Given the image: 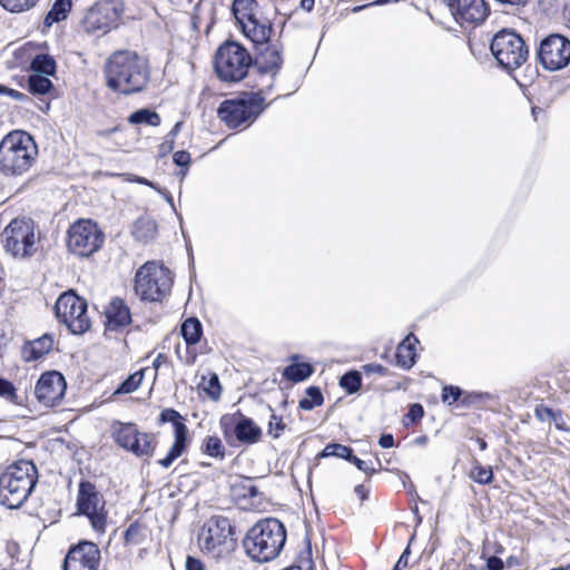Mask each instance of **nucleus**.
Segmentation results:
<instances>
[{
    "mask_svg": "<svg viewBox=\"0 0 570 570\" xmlns=\"http://www.w3.org/2000/svg\"><path fill=\"white\" fill-rule=\"evenodd\" d=\"M106 79L107 86L116 92H140L149 81L148 63L134 51H116L106 62Z\"/></svg>",
    "mask_w": 570,
    "mask_h": 570,
    "instance_id": "f257e3e1",
    "label": "nucleus"
},
{
    "mask_svg": "<svg viewBox=\"0 0 570 570\" xmlns=\"http://www.w3.org/2000/svg\"><path fill=\"white\" fill-rule=\"evenodd\" d=\"M286 541V531L281 521L267 518L258 521L247 532L244 548L249 558L267 562L276 558Z\"/></svg>",
    "mask_w": 570,
    "mask_h": 570,
    "instance_id": "f03ea898",
    "label": "nucleus"
},
{
    "mask_svg": "<svg viewBox=\"0 0 570 570\" xmlns=\"http://www.w3.org/2000/svg\"><path fill=\"white\" fill-rule=\"evenodd\" d=\"M37 468L31 461L20 460L0 475V504L20 508L37 483Z\"/></svg>",
    "mask_w": 570,
    "mask_h": 570,
    "instance_id": "7ed1b4c3",
    "label": "nucleus"
},
{
    "mask_svg": "<svg viewBox=\"0 0 570 570\" xmlns=\"http://www.w3.org/2000/svg\"><path fill=\"white\" fill-rule=\"evenodd\" d=\"M37 155L33 138L21 130L9 132L0 142V170L20 175L28 170Z\"/></svg>",
    "mask_w": 570,
    "mask_h": 570,
    "instance_id": "20e7f679",
    "label": "nucleus"
},
{
    "mask_svg": "<svg viewBox=\"0 0 570 570\" xmlns=\"http://www.w3.org/2000/svg\"><path fill=\"white\" fill-rule=\"evenodd\" d=\"M171 272L156 261L146 262L135 275V292L142 301L161 302L173 286Z\"/></svg>",
    "mask_w": 570,
    "mask_h": 570,
    "instance_id": "39448f33",
    "label": "nucleus"
},
{
    "mask_svg": "<svg viewBox=\"0 0 570 570\" xmlns=\"http://www.w3.org/2000/svg\"><path fill=\"white\" fill-rule=\"evenodd\" d=\"M232 12L246 38L255 46L266 45L273 29L256 0H234Z\"/></svg>",
    "mask_w": 570,
    "mask_h": 570,
    "instance_id": "423d86ee",
    "label": "nucleus"
},
{
    "mask_svg": "<svg viewBox=\"0 0 570 570\" xmlns=\"http://www.w3.org/2000/svg\"><path fill=\"white\" fill-rule=\"evenodd\" d=\"M252 66L248 51L235 41L219 46L215 55L214 68L224 82H238L244 79Z\"/></svg>",
    "mask_w": 570,
    "mask_h": 570,
    "instance_id": "0eeeda50",
    "label": "nucleus"
},
{
    "mask_svg": "<svg viewBox=\"0 0 570 570\" xmlns=\"http://www.w3.org/2000/svg\"><path fill=\"white\" fill-rule=\"evenodd\" d=\"M262 91L243 92L237 98L223 101L217 110L218 117L229 128L253 122L265 108Z\"/></svg>",
    "mask_w": 570,
    "mask_h": 570,
    "instance_id": "6e6552de",
    "label": "nucleus"
},
{
    "mask_svg": "<svg viewBox=\"0 0 570 570\" xmlns=\"http://www.w3.org/2000/svg\"><path fill=\"white\" fill-rule=\"evenodd\" d=\"M198 544L202 551L213 558L228 554L234 547L229 520L220 515L208 519L198 533Z\"/></svg>",
    "mask_w": 570,
    "mask_h": 570,
    "instance_id": "1a4fd4ad",
    "label": "nucleus"
},
{
    "mask_svg": "<svg viewBox=\"0 0 570 570\" xmlns=\"http://www.w3.org/2000/svg\"><path fill=\"white\" fill-rule=\"evenodd\" d=\"M4 249L14 258L30 257L36 252L35 224L30 218H16L3 229Z\"/></svg>",
    "mask_w": 570,
    "mask_h": 570,
    "instance_id": "9d476101",
    "label": "nucleus"
},
{
    "mask_svg": "<svg viewBox=\"0 0 570 570\" xmlns=\"http://www.w3.org/2000/svg\"><path fill=\"white\" fill-rule=\"evenodd\" d=\"M490 49L499 65L509 71L520 68L529 56L523 39L510 30L499 31L493 37Z\"/></svg>",
    "mask_w": 570,
    "mask_h": 570,
    "instance_id": "9b49d317",
    "label": "nucleus"
},
{
    "mask_svg": "<svg viewBox=\"0 0 570 570\" xmlns=\"http://www.w3.org/2000/svg\"><path fill=\"white\" fill-rule=\"evenodd\" d=\"M55 312L59 322L72 334H83L90 327L87 302L73 292H66L58 297Z\"/></svg>",
    "mask_w": 570,
    "mask_h": 570,
    "instance_id": "f8f14e48",
    "label": "nucleus"
},
{
    "mask_svg": "<svg viewBox=\"0 0 570 570\" xmlns=\"http://www.w3.org/2000/svg\"><path fill=\"white\" fill-rule=\"evenodd\" d=\"M104 243V234L96 223L80 219L68 229L67 247L70 253L88 257L96 253Z\"/></svg>",
    "mask_w": 570,
    "mask_h": 570,
    "instance_id": "ddd939ff",
    "label": "nucleus"
},
{
    "mask_svg": "<svg viewBox=\"0 0 570 570\" xmlns=\"http://www.w3.org/2000/svg\"><path fill=\"white\" fill-rule=\"evenodd\" d=\"M116 443L137 456H151L156 449L153 434L139 432L132 423H116L112 428Z\"/></svg>",
    "mask_w": 570,
    "mask_h": 570,
    "instance_id": "4468645a",
    "label": "nucleus"
},
{
    "mask_svg": "<svg viewBox=\"0 0 570 570\" xmlns=\"http://www.w3.org/2000/svg\"><path fill=\"white\" fill-rule=\"evenodd\" d=\"M122 14L118 0H104L95 3L86 13L82 24L87 32L106 33L117 26Z\"/></svg>",
    "mask_w": 570,
    "mask_h": 570,
    "instance_id": "2eb2a0df",
    "label": "nucleus"
},
{
    "mask_svg": "<svg viewBox=\"0 0 570 570\" xmlns=\"http://www.w3.org/2000/svg\"><path fill=\"white\" fill-rule=\"evenodd\" d=\"M78 511L90 520L91 527L99 533H104L107 524L105 501L89 482H81L77 498Z\"/></svg>",
    "mask_w": 570,
    "mask_h": 570,
    "instance_id": "dca6fc26",
    "label": "nucleus"
},
{
    "mask_svg": "<svg viewBox=\"0 0 570 570\" xmlns=\"http://www.w3.org/2000/svg\"><path fill=\"white\" fill-rule=\"evenodd\" d=\"M538 57L544 69L561 70L570 62V41L561 35H550L541 40Z\"/></svg>",
    "mask_w": 570,
    "mask_h": 570,
    "instance_id": "f3484780",
    "label": "nucleus"
},
{
    "mask_svg": "<svg viewBox=\"0 0 570 570\" xmlns=\"http://www.w3.org/2000/svg\"><path fill=\"white\" fill-rule=\"evenodd\" d=\"M219 425L226 438L235 434L236 439L242 443H256L262 435V429L240 411L223 415Z\"/></svg>",
    "mask_w": 570,
    "mask_h": 570,
    "instance_id": "a211bd4d",
    "label": "nucleus"
},
{
    "mask_svg": "<svg viewBox=\"0 0 570 570\" xmlns=\"http://www.w3.org/2000/svg\"><path fill=\"white\" fill-rule=\"evenodd\" d=\"M100 551L92 542L71 548L63 561V570H98Z\"/></svg>",
    "mask_w": 570,
    "mask_h": 570,
    "instance_id": "6ab92c4d",
    "label": "nucleus"
},
{
    "mask_svg": "<svg viewBox=\"0 0 570 570\" xmlns=\"http://www.w3.org/2000/svg\"><path fill=\"white\" fill-rule=\"evenodd\" d=\"M66 392V381L62 374L56 371L43 373L35 389L36 396L46 406H53Z\"/></svg>",
    "mask_w": 570,
    "mask_h": 570,
    "instance_id": "aec40b11",
    "label": "nucleus"
},
{
    "mask_svg": "<svg viewBox=\"0 0 570 570\" xmlns=\"http://www.w3.org/2000/svg\"><path fill=\"white\" fill-rule=\"evenodd\" d=\"M460 23H480L489 14L484 0H442Z\"/></svg>",
    "mask_w": 570,
    "mask_h": 570,
    "instance_id": "412c9836",
    "label": "nucleus"
},
{
    "mask_svg": "<svg viewBox=\"0 0 570 570\" xmlns=\"http://www.w3.org/2000/svg\"><path fill=\"white\" fill-rule=\"evenodd\" d=\"M263 47L264 49L259 51L256 58L255 66L262 76H268L273 81L281 70L283 59L275 47L268 46V41Z\"/></svg>",
    "mask_w": 570,
    "mask_h": 570,
    "instance_id": "4be33fe9",
    "label": "nucleus"
},
{
    "mask_svg": "<svg viewBox=\"0 0 570 570\" xmlns=\"http://www.w3.org/2000/svg\"><path fill=\"white\" fill-rule=\"evenodd\" d=\"M105 315L107 318V327L110 331H118L131 322V314L129 307L125 302L115 297L106 307Z\"/></svg>",
    "mask_w": 570,
    "mask_h": 570,
    "instance_id": "5701e85b",
    "label": "nucleus"
},
{
    "mask_svg": "<svg viewBox=\"0 0 570 570\" xmlns=\"http://www.w3.org/2000/svg\"><path fill=\"white\" fill-rule=\"evenodd\" d=\"M53 347V337L45 334L39 338L27 342L22 347V355L27 362L37 361L48 354Z\"/></svg>",
    "mask_w": 570,
    "mask_h": 570,
    "instance_id": "b1692460",
    "label": "nucleus"
},
{
    "mask_svg": "<svg viewBox=\"0 0 570 570\" xmlns=\"http://www.w3.org/2000/svg\"><path fill=\"white\" fill-rule=\"evenodd\" d=\"M417 338L413 334H409L397 346L395 357L396 363L405 370H410L415 363L414 345Z\"/></svg>",
    "mask_w": 570,
    "mask_h": 570,
    "instance_id": "393cba45",
    "label": "nucleus"
},
{
    "mask_svg": "<svg viewBox=\"0 0 570 570\" xmlns=\"http://www.w3.org/2000/svg\"><path fill=\"white\" fill-rule=\"evenodd\" d=\"M187 429L183 426H177V434H175V442L168 451L167 455L164 459H160L158 463L168 469L175 460H177L186 450V440H187Z\"/></svg>",
    "mask_w": 570,
    "mask_h": 570,
    "instance_id": "a878e982",
    "label": "nucleus"
},
{
    "mask_svg": "<svg viewBox=\"0 0 570 570\" xmlns=\"http://www.w3.org/2000/svg\"><path fill=\"white\" fill-rule=\"evenodd\" d=\"M72 7L71 0H56L45 18L46 26L65 20Z\"/></svg>",
    "mask_w": 570,
    "mask_h": 570,
    "instance_id": "bb28decb",
    "label": "nucleus"
},
{
    "mask_svg": "<svg viewBox=\"0 0 570 570\" xmlns=\"http://www.w3.org/2000/svg\"><path fill=\"white\" fill-rule=\"evenodd\" d=\"M314 372L309 363H293L283 371V376L294 383L302 382L309 377Z\"/></svg>",
    "mask_w": 570,
    "mask_h": 570,
    "instance_id": "cd10ccee",
    "label": "nucleus"
},
{
    "mask_svg": "<svg viewBox=\"0 0 570 570\" xmlns=\"http://www.w3.org/2000/svg\"><path fill=\"white\" fill-rule=\"evenodd\" d=\"M181 335L187 345H194L199 342L203 334L202 323L194 317L187 318L180 328Z\"/></svg>",
    "mask_w": 570,
    "mask_h": 570,
    "instance_id": "c85d7f7f",
    "label": "nucleus"
},
{
    "mask_svg": "<svg viewBox=\"0 0 570 570\" xmlns=\"http://www.w3.org/2000/svg\"><path fill=\"white\" fill-rule=\"evenodd\" d=\"M31 73L52 76L56 72V61L49 55H37L30 65Z\"/></svg>",
    "mask_w": 570,
    "mask_h": 570,
    "instance_id": "c756f323",
    "label": "nucleus"
},
{
    "mask_svg": "<svg viewBox=\"0 0 570 570\" xmlns=\"http://www.w3.org/2000/svg\"><path fill=\"white\" fill-rule=\"evenodd\" d=\"M128 121L132 125L146 124L153 127H157L160 125V116L148 108H141L135 112H132L128 117Z\"/></svg>",
    "mask_w": 570,
    "mask_h": 570,
    "instance_id": "7c9ffc66",
    "label": "nucleus"
},
{
    "mask_svg": "<svg viewBox=\"0 0 570 570\" xmlns=\"http://www.w3.org/2000/svg\"><path fill=\"white\" fill-rule=\"evenodd\" d=\"M29 91L33 95H45L52 88L49 76L31 73L28 78Z\"/></svg>",
    "mask_w": 570,
    "mask_h": 570,
    "instance_id": "2f4dec72",
    "label": "nucleus"
},
{
    "mask_svg": "<svg viewBox=\"0 0 570 570\" xmlns=\"http://www.w3.org/2000/svg\"><path fill=\"white\" fill-rule=\"evenodd\" d=\"M323 402H324V397H323V394H322L320 387L309 386L306 389L305 397H303L299 401L298 406H299V409H302L304 411H311L315 406L322 405Z\"/></svg>",
    "mask_w": 570,
    "mask_h": 570,
    "instance_id": "473e14b6",
    "label": "nucleus"
},
{
    "mask_svg": "<svg viewBox=\"0 0 570 570\" xmlns=\"http://www.w3.org/2000/svg\"><path fill=\"white\" fill-rule=\"evenodd\" d=\"M144 376V368L132 373L118 386L114 394H130L135 392L141 385Z\"/></svg>",
    "mask_w": 570,
    "mask_h": 570,
    "instance_id": "72a5a7b5",
    "label": "nucleus"
},
{
    "mask_svg": "<svg viewBox=\"0 0 570 570\" xmlns=\"http://www.w3.org/2000/svg\"><path fill=\"white\" fill-rule=\"evenodd\" d=\"M204 452L216 459H223L225 455V448L218 436L210 435L204 440L203 443Z\"/></svg>",
    "mask_w": 570,
    "mask_h": 570,
    "instance_id": "f704fd0d",
    "label": "nucleus"
},
{
    "mask_svg": "<svg viewBox=\"0 0 570 570\" xmlns=\"http://www.w3.org/2000/svg\"><path fill=\"white\" fill-rule=\"evenodd\" d=\"M340 385L348 394L356 393L362 385V377L357 371H350L340 379Z\"/></svg>",
    "mask_w": 570,
    "mask_h": 570,
    "instance_id": "c9c22d12",
    "label": "nucleus"
},
{
    "mask_svg": "<svg viewBox=\"0 0 570 570\" xmlns=\"http://www.w3.org/2000/svg\"><path fill=\"white\" fill-rule=\"evenodd\" d=\"M39 2V0H0L1 7L12 13L24 12Z\"/></svg>",
    "mask_w": 570,
    "mask_h": 570,
    "instance_id": "e433bc0d",
    "label": "nucleus"
},
{
    "mask_svg": "<svg viewBox=\"0 0 570 570\" xmlns=\"http://www.w3.org/2000/svg\"><path fill=\"white\" fill-rule=\"evenodd\" d=\"M352 451L353 450L346 445L338 444V443H331V444H327L323 449V451L320 453V456L321 458L337 456V458L347 460L351 456Z\"/></svg>",
    "mask_w": 570,
    "mask_h": 570,
    "instance_id": "4c0bfd02",
    "label": "nucleus"
},
{
    "mask_svg": "<svg viewBox=\"0 0 570 570\" xmlns=\"http://www.w3.org/2000/svg\"><path fill=\"white\" fill-rule=\"evenodd\" d=\"M470 478L476 483L488 484L493 479V472L490 466H483L476 463L470 472Z\"/></svg>",
    "mask_w": 570,
    "mask_h": 570,
    "instance_id": "58836bf2",
    "label": "nucleus"
},
{
    "mask_svg": "<svg viewBox=\"0 0 570 570\" xmlns=\"http://www.w3.org/2000/svg\"><path fill=\"white\" fill-rule=\"evenodd\" d=\"M121 176L124 177V179L126 181L137 183V184H140V185H146V186L155 189L157 193L161 194L170 205H173L171 196L169 194H167L164 189H161L158 186H156L151 180H148L145 177L137 176V175H134V174H122Z\"/></svg>",
    "mask_w": 570,
    "mask_h": 570,
    "instance_id": "ea45409f",
    "label": "nucleus"
},
{
    "mask_svg": "<svg viewBox=\"0 0 570 570\" xmlns=\"http://www.w3.org/2000/svg\"><path fill=\"white\" fill-rule=\"evenodd\" d=\"M144 528L138 522L131 523L125 531L124 539L127 544L137 546L142 541Z\"/></svg>",
    "mask_w": 570,
    "mask_h": 570,
    "instance_id": "a19ab883",
    "label": "nucleus"
},
{
    "mask_svg": "<svg viewBox=\"0 0 570 570\" xmlns=\"http://www.w3.org/2000/svg\"><path fill=\"white\" fill-rule=\"evenodd\" d=\"M203 390L212 400L217 401L222 394V386L218 376L216 374H212L210 377L204 382Z\"/></svg>",
    "mask_w": 570,
    "mask_h": 570,
    "instance_id": "79ce46f5",
    "label": "nucleus"
},
{
    "mask_svg": "<svg viewBox=\"0 0 570 570\" xmlns=\"http://www.w3.org/2000/svg\"><path fill=\"white\" fill-rule=\"evenodd\" d=\"M181 415L174 409H165L160 413V421L163 423L170 422L174 425V434H177V426H183L187 429V426L181 422Z\"/></svg>",
    "mask_w": 570,
    "mask_h": 570,
    "instance_id": "37998d69",
    "label": "nucleus"
},
{
    "mask_svg": "<svg viewBox=\"0 0 570 570\" xmlns=\"http://www.w3.org/2000/svg\"><path fill=\"white\" fill-rule=\"evenodd\" d=\"M156 232V224L153 220H140L136 224L135 235L138 238L153 237Z\"/></svg>",
    "mask_w": 570,
    "mask_h": 570,
    "instance_id": "c03bdc74",
    "label": "nucleus"
},
{
    "mask_svg": "<svg viewBox=\"0 0 570 570\" xmlns=\"http://www.w3.org/2000/svg\"><path fill=\"white\" fill-rule=\"evenodd\" d=\"M462 395V390L459 386L446 385L442 389V402L452 405L454 404L460 396Z\"/></svg>",
    "mask_w": 570,
    "mask_h": 570,
    "instance_id": "a18cd8bd",
    "label": "nucleus"
},
{
    "mask_svg": "<svg viewBox=\"0 0 570 570\" xmlns=\"http://www.w3.org/2000/svg\"><path fill=\"white\" fill-rule=\"evenodd\" d=\"M285 428L286 425L283 422V419L273 413L268 422V434L273 439H278L282 432L285 430Z\"/></svg>",
    "mask_w": 570,
    "mask_h": 570,
    "instance_id": "49530a36",
    "label": "nucleus"
},
{
    "mask_svg": "<svg viewBox=\"0 0 570 570\" xmlns=\"http://www.w3.org/2000/svg\"><path fill=\"white\" fill-rule=\"evenodd\" d=\"M0 95L7 96V97H9L13 100H18V101L29 100V97L26 94L18 91L16 89L8 88L3 85H0Z\"/></svg>",
    "mask_w": 570,
    "mask_h": 570,
    "instance_id": "de8ad7c7",
    "label": "nucleus"
},
{
    "mask_svg": "<svg viewBox=\"0 0 570 570\" xmlns=\"http://www.w3.org/2000/svg\"><path fill=\"white\" fill-rule=\"evenodd\" d=\"M173 159L177 166L185 167L186 169L188 168L190 160H191L189 153H187L185 150L176 151L174 154Z\"/></svg>",
    "mask_w": 570,
    "mask_h": 570,
    "instance_id": "09e8293b",
    "label": "nucleus"
},
{
    "mask_svg": "<svg viewBox=\"0 0 570 570\" xmlns=\"http://www.w3.org/2000/svg\"><path fill=\"white\" fill-rule=\"evenodd\" d=\"M347 461L352 462L355 464V466L360 470V471H363L364 473L366 474H373L375 472V469L374 468H371L367 462L356 458L355 455H353V452L351 453V456L347 459Z\"/></svg>",
    "mask_w": 570,
    "mask_h": 570,
    "instance_id": "8fccbe9b",
    "label": "nucleus"
},
{
    "mask_svg": "<svg viewBox=\"0 0 570 570\" xmlns=\"http://www.w3.org/2000/svg\"><path fill=\"white\" fill-rule=\"evenodd\" d=\"M424 414V410H423V406L419 403H413L410 409H409V412L406 414V416L412 421V422H416L419 420L422 419Z\"/></svg>",
    "mask_w": 570,
    "mask_h": 570,
    "instance_id": "3c124183",
    "label": "nucleus"
},
{
    "mask_svg": "<svg viewBox=\"0 0 570 570\" xmlns=\"http://www.w3.org/2000/svg\"><path fill=\"white\" fill-rule=\"evenodd\" d=\"M0 396L12 399L14 396V386L11 382L0 379Z\"/></svg>",
    "mask_w": 570,
    "mask_h": 570,
    "instance_id": "603ef678",
    "label": "nucleus"
},
{
    "mask_svg": "<svg viewBox=\"0 0 570 570\" xmlns=\"http://www.w3.org/2000/svg\"><path fill=\"white\" fill-rule=\"evenodd\" d=\"M503 568H504L503 561L499 557L492 556V557L488 558V560H487V569L488 570H503Z\"/></svg>",
    "mask_w": 570,
    "mask_h": 570,
    "instance_id": "864d4df0",
    "label": "nucleus"
},
{
    "mask_svg": "<svg viewBox=\"0 0 570 570\" xmlns=\"http://www.w3.org/2000/svg\"><path fill=\"white\" fill-rule=\"evenodd\" d=\"M363 370L365 373H377L382 376L386 374V368L381 364H366Z\"/></svg>",
    "mask_w": 570,
    "mask_h": 570,
    "instance_id": "5fc2aeb1",
    "label": "nucleus"
},
{
    "mask_svg": "<svg viewBox=\"0 0 570 570\" xmlns=\"http://www.w3.org/2000/svg\"><path fill=\"white\" fill-rule=\"evenodd\" d=\"M186 570H204V566L200 560L188 557L186 560Z\"/></svg>",
    "mask_w": 570,
    "mask_h": 570,
    "instance_id": "6e6d98bb",
    "label": "nucleus"
},
{
    "mask_svg": "<svg viewBox=\"0 0 570 570\" xmlns=\"http://www.w3.org/2000/svg\"><path fill=\"white\" fill-rule=\"evenodd\" d=\"M410 549L406 548L404 552L399 558L397 562L394 566V570H401L402 568H405L407 566Z\"/></svg>",
    "mask_w": 570,
    "mask_h": 570,
    "instance_id": "4d7b16f0",
    "label": "nucleus"
},
{
    "mask_svg": "<svg viewBox=\"0 0 570 570\" xmlns=\"http://www.w3.org/2000/svg\"><path fill=\"white\" fill-rule=\"evenodd\" d=\"M379 444L383 448V449H390L394 445V438L392 434H383L381 435L380 440H379Z\"/></svg>",
    "mask_w": 570,
    "mask_h": 570,
    "instance_id": "13d9d810",
    "label": "nucleus"
},
{
    "mask_svg": "<svg viewBox=\"0 0 570 570\" xmlns=\"http://www.w3.org/2000/svg\"><path fill=\"white\" fill-rule=\"evenodd\" d=\"M497 2L501 3V4H504V6H510V7H524L528 2V0H495Z\"/></svg>",
    "mask_w": 570,
    "mask_h": 570,
    "instance_id": "bf43d9fd",
    "label": "nucleus"
},
{
    "mask_svg": "<svg viewBox=\"0 0 570 570\" xmlns=\"http://www.w3.org/2000/svg\"><path fill=\"white\" fill-rule=\"evenodd\" d=\"M354 492L356 493V495H358V498L364 501L367 499V495H368V489L363 485V484H358L354 488Z\"/></svg>",
    "mask_w": 570,
    "mask_h": 570,
    "instance_id": "052dcab7",
    "label": "nucleus"
},
{
    "mask_svg": "<svg viewBox=\"0 0 570 570\" xmlns=\"http://www.w3.org/2000/svg\"><path fill=\"white\" fill-rule=\"evenodd\" d=\"M315 0H301L299 8L306 12H309L314 7Z\"/></svg>",
    "mask_w": 570,
    "mask_h": 570,
    "instance_id": "680f3d73",
    "label": "nucleus"
},
{
    "mask_svg": "<svg viewBox=\"0 0 570 570\" xmlns=\"http://www.w3.org/2000/svg\"><path fill=\"white\" fill-rule=\"evenodd\" d=\"M563 14L564 18L567 19V26L570 28V0L566 1Z\"/></svg>",
    "mask_w": 570,
    "mask_h": 570,
    "instance_id": "e2e57ef3",
    "label": "nucleus"
},
{
    "mask_svg": "<svg viewBox=\"0 0 570 570\" xmlns=\"http://www.w3.org/2000/svg\"><path fill=\"white\" fill-rule=\"evenodd\" d=\"M181 126H183V122L178 121V122L175 124V126L170 130L169 136L171 137L173 140L178 135V132L180 131Z\"/></svg>",
    "mask_w": 570,
    "mask_h": 570,
    "instance_id": "0e129e2a",
    "label": "nucleus"
},
{
    "mask_svg": "<svg viewBox=\"0 0 570 570\" xmlns=\"http://www.w3.org/2000/svg\"><path fill=\"white\" fill-rule=\"evenodd\" d=\"M166 361V357L163 355V354H159L155 360H154V367L156 370H158L161 364Z\"/></svg>",
    "mask_w": 570,
    "mask_h": 570,
    "instance_id": "69168bd1",
    "label": "nucleus"
},
{
    "mask_svg": "<svg viewBox=\"0 0 570 570\" xmlns=\"http://www.w3.org/2000/svg\"><path fill=\"white\" fill-rule=\"evenodd\" d=\"M532 116L534 117V119L537 120L538 119V115L543 112V110L539 107H532Z\"/></svg>",
    "mask_w": 570,
    "mask_h": 570,
    "instance_id": "338daca9",
    "label": "nucleus"
},
{
    "mask_svg": "<svg viewBox=\"0 0 570 570\" xmlns=\"http://www.w3.org/2000/svg\"><path fill=\"white\" fill-rule=\"evenodd\" d=\"M173 139L170 140L169 145L166 147L165 144L160 146L161 154H165L166 151L170 150L173 148Z\"/></svg>",
    "mask_w": 570,
    "mask_h": 570,
    "instance_id": "774afa93",
    "label": "nucleus"
}]
</instances>
